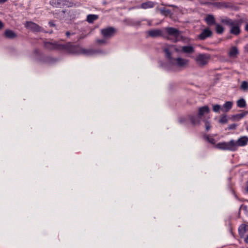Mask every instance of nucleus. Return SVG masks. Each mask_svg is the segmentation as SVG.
Here are the masks:
<instances>
[{
  "label": "nucleus",
  "instance_id": "f257e3e1",
  "mask_svg": "<svg viewBox=\"0 0 248 248\" xmlns=\"http://www.w3.org/2000/svg\"><path fill=\"white\" fill-rule=\"evenodd\" d=\"M46 48L48 49H67L68 53L74 54H84L86 55H93L96 52L92 49H85L78 46H71L68 47L67 46L59 44L56 42H45L44 44Z\"/></svg>",
  "mask_w": 248,
  "mask_h": 248
},
{
  "label": "nucleus",
  "instance_id": "f03ea898",
  "mask_svg": "<svg viewBox=\"0 0 248 248\" xmlns=\"http://www.w3.org/2000/svg\"><path fill=\"white\" fill-rule=\"evenodd\" d=\"M219 20L222 24L228 26L230 28V33L235 35L240 33L241 25L246 21L243 18L232 20L227 17H220Z\"/></svg>",
  "mask_w": 248,
  "mask_h": 248
},
{
  "label": "nucleus",
  "instance_id": "7ed1b4c3",
  "mask_svg": "<svg viewBox=\"0 0 248 248\" xmlns=\"http://www.w3.org/2000/svg\"><path fill=\"white\" fill-rule=\"evenodd\" d=\"M164 51L166 54V57L168 61L169 67L168 69L171 70H174L175 67H185L189 63V60L182 58H173L171 57L170 52H169V49L164 48Z\"/></svg>",
  "mask_w": 248,
  "mask_h": 248
},
{
  "label": "nucleus",
  "instance_id": "20e7f679",
  "mask_svg": "<svg viewBox=\"0 0 248 248\" xmlns=\"http://www.w3.org/2000/svg\"><path fill=\"white\" fill-rule=\"evenodd\" d=\"M165 31L168 36H165V38L170 40L172 42L176 43L178 41L189 42L190 39L181 35V32L177 29L172 27H167Z\"/></svg>",
  "mask_w": 248,
  "mask_h": 248
},
{
  "label": "nucleus",
  "instance_id": "39448f33",
  "mask_svg": "<svg viewBox=\"0 0 248 248\" xmlns=\"http://www.w3.org/2000/svg\"><path fill=\"white\" fill-rule=\"evenodd\" d=\"M210 111V108L207 106H204L199 108L198 115L189 117L191 122L193 124H197L200 123L201 117L204 115L207 114Z\"/></svg>",
  "mask_w": 248,
  "mask_h": 248
},
{
  "label": "nucleus",
  "instance_id": "423d86ee",
  "mask_svg": "<svg viewBox=\"0 0 248 248\" xmlns=\"http://www.w3.org/2000/svg\"><path fill=\"white\" fill-rule=\"evenodd\" d=\"M211 58L210 55L208 53H201L195 57L196 64L200 67H203L208 64Z\"/></svg>",
  "mask_w": 248,
  "mask_h": 248
},
{
  "label": "nucleus",
  "instance_id": "0eeeda50",
  "mask_svg": "<svg viewBox=\"0 0 248 248\" xmlns=\"http://www.w3.org/2000/svg\"><path fill=\"white\" fill-rule=\"evenodd\" d=\"M217 149L223 150H229L235 151L236 150V145L234 140H231L229 142H221L216 145Z\"/></svg>",
  "mask_w": 248,
  "mask_h": 248
},
{
  "label": "nucleus",
  "instance_id": "6e6552de",
  "mask_svg": "<svg viewBox=\"0 0 248 248\" xmlns=\"http://www.w3.org/2000/svg\"><path fill=\"white\" fill-rule=\"evenodd\" d=\"M239 233L241 238H243L246 243H248V225L242 224L238 229Z\"/></svg>",
  "mask_w": 248,
  "mask_h": 248
},
{
  "label": "nucleus",
  "instance_id": "1a4fd4ad",
  "mask_svg": "<svg viewBox=\"0 0 248 248\" xmlns=\"http://www.w3.org/2000/svg\"><path fill=\"white\" fill-rule=\"evenodd\" d=\"M116 32V30L112 27H108L101 30V33L104 38H110L113 36Z\"/></svg>",
  "mask_w": 248,
  "mask_h": 248
},
{
  "label": "nucleus",
  "instance_id": "9d476101",
  "mask_svg": "<svg viewBox=\"0 0 248 248\" xmlns=\"http://www.w3.org/2000/svg\"><path fill=\"white\" fill-rule=\"evenodd\" d=\"M25 26L34 32H39L42 31L41 28L39 25L31 21L27 22Z\"/></svg>",
  "mask_w": 248,
  "mask_h": 248
},
{
  "label": "nucleus",
  "instance_id": "9b49d317",
  "mask_svg": "<svg viewBox=\"0 0 248 248\" xmlns=\"http://www.w3.org/2000/svg\"><path fill=\"white\" fill-rule=\"evenodd\" d=\"M234 142L236 145V150L239 146H246L248 142V137L247 136H243L239 138L236 141L234 140Z\"/></svg>",
  "mask_w": 248,
  "mask_h": 248
},
{
  "label": "nucleus",
  "instance_id": "f8f14e48",
  "mask_svg": "<svg viewBox=\"0 0 248 248\" xmlns=\"http://www.w3.org/2000/svg\"><path fill=\"white\" fill-rule=\"evenodd\" d=\"M212 34V31L209 29H204L201 33L199 35V38L202 40H203L211 36Z\"/></svg>",
  "mask_w": 248,
  "mask_h": 248
},
{
  "label": "nucleus",
  "instance_id": "ddd939ff",
  "mask_svg": "<svg viewBox=\"0 0 248 248\" xmlns=\"http://www.w3.org/2000/svg\"><path fill=\"white\" fill-rule=\"evenodd\" d=\"M148 34L150 36L152 37H157L159 36L165 37L162 31L158 29L150 30L148 31Z\"/></svg>",
  "mask_w": 248,
  "mask_h": 248
},
{
  "label": "nucleus",
  "instance_id": "4468645a",
  "mask_svg": "<svg viewBox=\"0 0 248 248\" xmlns=\"http://www.w3.org/2000/svg\"><path fill=\"white\" fill-rule=\"evenodd\" d=\"M232 102L226 101L221 107V111L223 112H227L231 110L232 107Z\"/></svg>",
  "mask_w": 248,
  "mask_h": 248
},
{
  "label": "nucleus",
  "instance_id": "2eb2a0df",
  "mask_svg": "<svg viewBox=\"0 0 248 248\" xmlns=\"http://www.w3.org/2000/svg\"><path fill=\"white\" fill-rule=\"evenodd\" d=\"M50 4L54 7H61L65 4V1L62 0H51Z\"/></svg>",
  "mask_w": 248,
  "mask_h": 248
},
{
  "label": "nucleus",
  "instance_id": "dca6fc26",
  "mask_svg": "<svg viewBox=\"0 0 248 248\" xmlns=\"http://www.w3.org/2000/svg\"><path fill=\"white\" fill-rule=\"evenodd\" d=\"M205 21L209 26H212L216 24L215 18L212 15H207L205 18Z\"/></svg>",
  "mask_w": 248,
  "mask_h": 248
},
{
  "label": "nucleus",
  "instance_id": "f3484780",
  "mask_svg": "<svg viewBox=\"0 0 248 248\" xmlns=\"http://www.w3.org/2000/svg\"><path fill=\"white\" fill-rule=\"evenodd\" d=\"M239 53V51L236 46L232 47L229 52V56L231 58H235Z\"/></svg>",
  "mask_w": 248,
  "mask_h": 248
},
{
  "label": "nucleus",
  "instance_id": "a211bd4d",
  "mask_svg": "<svg viewBox=\"0 0 248 248\" xmlns=\"http://www.w3.org/2000/svg\"><path fill=\"white\" fill-rule=\"evenodd\" d=\"M155 5V2L151 1H148L141 3L139 8H141L143 9H147L149 8H152Z\"/></svg>",
  "mask_w": 248,
  "mask_h": 248
},
{
  "label": "nucleus",
  "instance_id": "6ab92c4d",
  "mask_svg": "<svg viewBox=\"0 0 248 248\" xmlns=\"http://www.w3.org/2000/svg\"><path fill=\"white\" fill-rule=\"evenodd\" d=\"M182 51L184 53L191 54L194 52V48L192 46H186L182 47Z\"/></svg>",
  "mask_w": 248,
  "mask_h": 248
},
{
  "label": "nucleus",
  "instance_id": "aec40b11",
  "mask_svg": "<svg viewBox=\"0 0 248 248\" xmlns=\"http://www.w3.org/2000/svg\"><path fill=\"white\" fill-rule=\"evenodd\" d=\"M4 35L6 38L13 39L16 37V34L12 31L7 30L4 32Z\"/></svg>",
  "mask_w": 248,
  "mask_h": 248
},
{
  "label": "nucleus",
  "instance_id": "412c9836",
  "mask_svg": "<svg viewBox=\"0 0 248 248\" xmlns=\"http://www.w3.org/2000/svg\"><path fill=\"white\" fill-rule=\"evenodd\" d=\"M248 114V111H243L241 113L236 114L234 115L232 117L233 119L236 121H239L243 118Z\"/></svg>",
  "mask_w": 248,
  "mask_h": 248
},
{
  "label": "nucleus",
  "instance_id": "4be33fe9",
  "mask_svg": "<svg viewBox=\"0 0 248 248\" xmlns=\"http://www.w3.org/2000/svg\"><path fill=\"white\" fill-rule=\"evenodd\" d=\"M98 18V16L96 15H88L87 16V21L89 23H92L94 21L97 19Z\"/></svg>",
  "mask_w": 248,
  "mask_h": 248
},
{
  "label": "nucleus",
  "instance_id": "5701e85b",
  "mask_svg": "<svg viewBox=\"0 0 248 248\" xmlns=\"http://www.w3.org/2000/svg\"><path fill=\"white\" fill-rule=\"evenodd\" d=\"M236 104L237 106L240 108H244L247 105L246 102L243 98H241L238 100L236 102Z\"/></svg>",
  "mask_w": 248,
  "mask_h": 248
},
{
  "label": "nucleus",
  "instance_id": "b1692460",
  "mask_svg": "<svg viewBox=\"0 0 248 248\" xmlns=\"http://www.w3.org/2000/svg\"><path fill=\"white\" fill-rule=\"evenodd\" d=\"M216 31L218 34H222L224 31V27L219 24H216Z\"/></svg>",
  "mask_w": 248,
  "mask_h": 248
},
{
  "label": "nucleus",
  "instance_id": "393cba45",
  "mask_svg": "<svg viewBox=\"0 0 248 248\" xmlns=\"http://www.w3.org/2000/svg\"><path fill=\"white\" fill-rule=\"evenodd\" d=\"M228 122V118L226 115H222L219 120V123L221 124H225Z\"/></svg>",
  "mask_w": 248,
  "mask_h": 248
},
{
  "label": "nucleus",
  "instance_id": "a878e982",
  "mask_svg": "<svg viewBox=\"0 0 248 248\" xmlns=\"http://www.w3.org/2000/svg\"><path fill=\"white\" fill-rule=\"evenodd\" d=\"M240 88L243 91H247L248 90V82L246 81H243L241 83Z\"/></svg>",
  "mask_w": 248,
  "mask_h": 248
},
{
  "label": "nucleus",
  "instance_id": "bb28decb",
  "mask_svg": "<svg viewBox=\"0 0 248 248\" xmlns=\"http://www.w3.org/2000/svg\"><path fill=\"white\" fill-rule=\"evenodd\" d=\"M213 110L215 112H219L221 111V107L217 104L213 105Z\"/></svg>",
  "mask_w": 248,
  "mask_h": 248
},
{
  "label": "nucleus",
  "instance_id": "cd10ccee",
  "mask_svg": "<svg viewBox=\"0 0 248 248\" xmlns=\"http://www.w3.org/2000/svg\"><path fill=\"white\" fill-rule=\"evenodd\" d=\"M204 139L210 143L213 144L215 143V140L212 138H210L208 136H205Z\"/></svg>",
  "mask_w": 248,
  "mask_h": 248
},
{
  "label": "nucleus",
  "instance_id": "c85d7f7f",
  "mask_svg": "<svg viewBox=\"0 0 248 248\" xmlns=\"http://www.w3.org/2000/svg\"><path fill=\"white\" fill-rule=\"evenodd\" d=\"M160 12L162 15H164L165 16L169 15V14H170V10L166 9L165 8L161 9L160 10Z\"/></svg>",
  "mask_w": 248,
  "mask_h": 248
},
{
  "label": "nucleus",
  "instance_id": "c756f323",
  "mask_svg": "<svg viewBox=\"0 0 248 248\" xmlns=\"http://www.w3.org/2000/svg\"><path fill=\"white\" fill-rule=\"evenodd\" d=\"M166 48H167L169 49V52H170V50L171 48H174V49L176 52H179V50L178 48H177L175 46L173 45H169L168 46H167Z\"/></svg>",
  "mask_w": 248,
  "mask_h": 248
},
{
  "label": "nucleus",
  "instance_id": "7c9ffc66",
  "mask_svg": "<svg viewBox=\"0 0 248 248\" xmlns=\"http://www.w3.org/2000/svg\"><path fill=\"white\" fill-rule=\"evenodd\" d=\"M237 124H230L229 125V129H230V130H233V129H235L236 127H237Z\"/></svg>",
  "mask_w": 248,
  "mask_h": 248
},
{
  "label": "nucleus",
  "instance_id": "2f4dec72",
  "mask_svg": "<svg viewBox=\"0 0 248 248\" xmlns=\"http://www.w3.org/2000/svg\"><path fill=\"white\" fill-rule=\"evenodd\" d=\"M205 129L207 131H208L210 129V124L208 122H207V121L205 122Z\"/></svg>",
  "mask_w": 248,
  "mask_h": 248
},
{
  "label": "nucleus",
  "instance_id": "473e14b6",
  "mask_svg": "<svg viewBox=\"0 0 248 248\" xmlns=\"http://www.w3.org/2000/svg\"><path fill=\"white\" fill-rule=\"evenodd\" d=\"M142 21H145V19H142L141 21H138V23L139 24H140V23ZM146 21L147 22L149 26H151L152 25V21L151 20H146Z\"/></svg>",
  "mask_w": 248,
  "mask_h": 248
},
{
  "label": "nucleus",
  "instance_id": "72a5a7b5",
  "mask_svg": "<svg viewBox=\"0 0 248 248\" xmlns=\"http://www.w3.org/2000/svg\"><path fill=\"white\" fill-rule=\"evenodd\" d=\"M97 42L98 43H105V41L104 39H98L97 40Z\"/></svg>",
  "mask_w": 248,
  "mask_h": 248
},
{
  "label": "nucleus",
  "instance_id": "f704fd0d",
  "mask_svg": "<svg viewBox=\"0 0 248 248\" xmlns=\"http://www.w3.org/2000/svg\"><path fill=\"white\" fill-rule=\"evenodd\" d=\"M185 120H186V118H181L180 119H179V121L180 123H185Z\"/></svg>",
  "mask_w": 248,
  "mask_h": 248
},
{
  "label": "nucleus",
  "instance_id": "c9c22d12",
  "mask_svg": "<svg viewBox=\"0 0 248 248\" xmlns=\"http://www.w3.org/2000/svg\"><path fill=\"white\" fill-rule=\"evenodd\" d=\"M3 27V24L1 21H0V30Z\"/></svg>",
  "mask_w": 248,
  "mask_h": 248
},
{
  "label": "nucleus",
  "instance_id": "e433bc0d",
  "mask_svg": "<svg viewBox=\"0 0 248 248\" xmlns=\"http://www.w3.org/2000/svg\"><path fill=\"white\" fill-rule=\"evenodd\" d=\"M7 0H0V4L6 2Z\"/></svg>",
  "mask_w": 248,
  "mask_h": 248
},
{
  "label": "nucleus",
  "instance_id": "4c0bfd02",
  "mask_svg": "<svg viewBox=\"0 0 248 248\" xmlns=\"http://www.w3.org/2000/svg\"><path fill=\"white\" fill-rule=\"evenodd\" d=\"M245 49L246 50V51L247 52H248V44H247L245 46Z\"/></svg>",
  "mask_w": 248,
  "mask_h": 248
},
{
  "label": "nucleus",
  "instance_id": "58836bf2",
  "mask_svg": "<svg viewBox=\"0 0 248 248\" xmlns=\"http://www.w3.org/2000/svg\"><path fill=\"white\" fill-rule=\"evenodd\" d=\"M245 30L248 31V24H247L246 26H245Z\"/></svg>",
  "mask_w": 248,
  "mask_h": 248
},
{
  "label": "nucleus",
  "instance_id": "ea45409f",
  "mask_svg": "<svg viewBox=\"0 0 248 248\" xmlns=\"http://www.w3.org/2000/svg\"><path fill=\"white\" fill-rule=\"evenodd\" d=\"M49 24H50V25L51 26H54L55 25L53 24V22H49Z\"/></svg>",
  "mask_w": 248,
  "mask_h": 248
},
{
  "label": "nucleus",
  "instance_id": "a19ab883",
  "mask_svg": "<svg viewBox=\"0 0 248 248\" xmlns=\"http://www.w3.org/2000/svg\"><path fill=\"white\" fill-rule=\"evenodd\" d=\"M66 35L67 37H69L70 35V32L69 31L66 32Z\"/></svg>",
  "mask_w": 248,
  "mask_h": 248
},
{
  "label": "nucleus",
  "instance_id": "79ce46f5",
  "mask_svg": "<svg viewBox=\"0 0 248 248\" xmlns=\"http://www.w3.org/2000/svg\"><path fill=\"white\" fill-rule=\"evenodd\" d=\"M246 130L247 131V132H248V126H247L246 128Z\"/></svg>",
  "mask_w": 248,
  "mask_h": 248
}]
</instances>
